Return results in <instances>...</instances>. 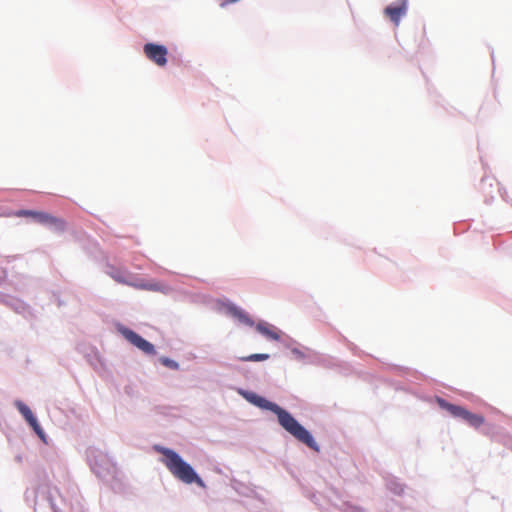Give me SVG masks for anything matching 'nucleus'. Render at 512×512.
Instances as JSON below:
<instances>
[{
	"instance_id": "10",
	"label": "nucleus",
	"mask_w": 512,
	"mask_h": 512,
	"mask_svg": "<svg viewBox=\"0 0 512 512\" xmlns=\"http://www.w3.org/2000/svg\"><path fill=\"white\" fill-rule=\"evenodd\" d=\"M256 329L259 333H261L268 339L275 340V341H278L280 339L279 332L267 323H264V322L258 323L256 326Z\"/></svg>"
},
{
	"instance_id": "11",
	"label": "nucleus",
	"mask_w": 512,
	"mask_h": 512,
	"mask_svg": "<svg viewBox=\"0 0 512 512\" xmlns=\"http://www.w3.org/2000/svg\"><path fill=\"white\" fill-rule=\"evenodd\" d=\"M462 419L474 428H478L484 423L483 416L471 413L468 410L465 411Z\"/></svg>"
},
{
	"instance_id": "14",
	"label": "nucleus",
	"mask_w": 512,
	"mask_h": 512,
	"mask_svg": "<svg viewBox=\"0 0 512 512\" xmlns=\"http://www.w3.org/2000/svg\"><path fill=\"white\" fill-rule=\"evenodd\" d=\"M130 286H134L136 288H141V289L152 290V291H160L161 290V286L158 283H143V282L131 283L130 282Z\"/></svg>"
},
{
	"instance_id": "2",
	"label": "nucleus",
	"mask_w": 512,
	"mask_h": 512,
	"mask_svg": "<svg viewBox=\"0 0 512 512\" xmlns=\"http://www.w3.org/2000/svg\"><path fill=\"white\" fill-rule=\"evenodd\" d=\"M154 449L163 455L162 463L175 478L186 484L196 483L200 487L205 486L191 465L186 463L175 451L159 445L154 446Z\"/></svg>"
},
{
	"instance_id": "6",
	"label": "nucleus",
	"mask_w": 512,
	"mask_h": 512,
	"mask_svg": "<svg viewBox=\"0 0 512 512\" xmlns=\"http://www.w3.org/2000/svg\"><path fill=\"white\" fill-rule=\"evenodd\" d=\"M144 52L147 58L155 62L158 66H164L167 63V49L163 45L148 43L144 46Z\"/></svg>"
},
{
	"instance_id": "16",
	"label": "nucleus",
	"mask_w": 512,
	"mask_h": 512,
	"mask_svg": "<svg viewBox=\"0 0 512 512\" xmlns=\"http://www.w3.org/2000/svg\"><path fill=\"white\" fill-rule=\"evenodd\" d=\"M120 331H121V333H122L126 338H128V329H127V328L123 327V328H121V329H120Z\"/></svg>"
},
{
	"instance_id": "7",
	"label": "nucleus",
	"mask_w": 512,
	"mask_h": 512,
	"mask_svg": "<svg viewBox=\"0 0 512 512\" xmlns=\"http://www.w3.org/2000/svg\"><path fill=\"white\" fill-rule=\"evenodd\" d=\"M15 406L17 407L18 411L21 413V415L25 418V420L29 423V425L32 427V429L35 431V433L41 437L44 438V432L41 426L39 425L37 419L33 415L31 409L24 404L22 401H16Z\"/></svg>"
},
{
	"instance_id": "4",
	"label": "nucleus",
	"mask_w": 512,
	"mask_h": 512,
	"mask_svg": "<svg viewBox=\"0 0 512 512\" xmlns=\"http://www.w3.org/2000/svg\"><path fill=\"white\" fill-rule=\"evenodd\" d=\"M16 217H30L35 222L48 225L58 231H63L66 227L65 221L61 218L55 217L49 213L34 210H18L14 213Z\"/></svg>"
},
{
	"instance_id": "9",
	"label": "nucleus",
	"mask_w": 512,
	"mask_h": 512,
	"mask_svg": "<svg viewBox=\"0 0 512 512\" xmlns=\"http://www.w3.org/2000/svg\"><path fill=\"white\" fill-rule=\"evenodd\" d=\"M436 401L442 409H445L446 411H448L452 416L463 418V415L466 411L465 408L451 404V403L447 402L446 400L439 398V397L436 399Z\"/></svg>"
},
{
	"instance_id": "8",
	"label": "nucleus",
	"mask_w": 512,
	"mask_h": 512,
	"mask_svg": "<svg viewBox=\"0 0 512 512\" xmlns=\"http://www.w3.org/2000/svg\"><path fill=\"white\" fill-rule=\"evenodd\" d=\"M130 343L140 349L146 355H154L156 353L154 345L142 338L137 333L130 330Z\"/></svg>"
},
{
	"instance_id": "1",
	"label": "nucleus",
	"mask_w": 512,
	"mask_h": 512,
	"mask_svg": "<svg viewBox=\"0 0 512 512\" xmlns=\"http://www.w3.org/2000/svg\"><path fill=\"white\" fill-rule=\"evenodd\" d=\"M251 402L261 408H265L274 412L278 417L279 424L287 432H289L298 441L307 445L309 448L315 451H319V447L309 431H307L288 411L284 410L277 404L257 395L252 396Z\"/></svg>"
},
{
	"instance_id": "5",
	"label": "nucleus",
	"mask_w": 512,
	"mask_h": 512,
	"mask_svg": "<svg viewBox=\"0 0 512 512\" xmlns=\"http://www.w3.org/2000/svg\"><path fill=\"white\" fill-rule=\"evenodd\" d=\"M408 0H395L384 9V16L395 26H398L402 17L407 14Z\"/></svg>"
},
{
	"instance_id": "13",
	"label": "nucleus",
	"mask_w": 512,
	"mask_h": 512,
	"mask_svg": "<svg viewBox=\"0 0 512 512\" xmlns=\"http://www.w3.org/2000/svg\"><path fill=\"white\" fill-rule=\"evenodd\" d=\"M270 358L269 354L266 353H255L248 356L240 357V361L253 362V361H265Z\"/></svg>"
},
{
	"instance_id": "15",
	"label": "nucleus",
	"mask_w": 512,
	"mask_h": 512,
	"mask_svg": "<svg viewBox=\"0 0 512 512\" xmlns=\"http://www.w3.org/2000/svg\"><path fill=\"white\" fill-rule=\"evenodd\" d=\"M161 362L163 365L169 367V368H172V369H177L178 368V363H176L175 361L169 359V358H162L161 359Z\"/></svg>"
},
{
	"instance_id": "12",
	"label": "nucleus",
	"mask_w": 512,
	"mask_h": 512,
	"mask_svg": "<svg viewBox=\"0 0 512 512\" xmlns=\"http://www.w3.org/2000/svg\"><path fill=\"white\" fill-rule=\"evenodd\" d=\"M229 311L232 314V316L237 318L241 323L246 324L248 326H253L254 322L252 321V319L240 308L234 306L231 307Z\"/></svg>"
},
{
	"instance_id": "3",
	"label": "nucleus",
	"mask_w": 512,
	"mask_h": 512,
	"mask_svg": "<svg viewBox=\"0 0 512 512\" xmlns=\"http://www.w3.org/2000/svg\"><path fill=\"white\" fill-rule=\"evenodd\" d=\"M87 457L92 471L99 478L110 480L116 477V466L112 463L107 454L98 449L92 448L88 450Z\"/></svg>"
}]
</instances>
